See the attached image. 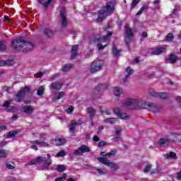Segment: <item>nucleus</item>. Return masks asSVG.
Masks as SVG:
<instances>
[{
	"instance_id": "53",
	"label": "nucleus",
	"mask_w": 181,
	"mask_h": 181,
	"mask_svg": "<svg viewBox=\"0 0 181 181\" xmlns=\"http://www.w3.org/2000/svg\"><path fill=\"white\" fill-rule=\"evenodd\" d=\"M6 111H7V112H12V111H13V107L12 106L7 107L6 109Z\"/></svg>"
},
{
	"instance_id": "5",
	"label": "nucleus",
	"mask_w": 181,
	"mask_h": 181,
	"mask_svg": "<svg viewBox=\"0 0 181 181\" xmlns=\"http://www.w3.org/2000/svg\"><path fill=\"white\" fill-rule=\"evenodd\" d=\"M98 160L103 163V165H105L107 168H110V169H114L115 170H118L119 169V165L117 163L110 162V160H107L105 157H99L98 158Z\"/></svg>"
},
{
	"instance_id": "59",
	"label": "nucleus",
	"mask_w": 181,
	"mask_h": 181,
	"mask_svg": "<svg viewBox=\"0 0 181 181\" xmlns=\"http://www.w3.org/2000/svg\"><path fill=\"white\" fill-rule=\"evenodd\" d=\"M146 9H148V6H142L139 11H140L141 12H144V11H145V10H146Z\"/></svg>"
},
{
	"instance_id": "47",
	"label": "nucleus",
	"mask_w": 181,
	"mask_h": 181,
	"mask_svg": "<svg viewBox=\"0 0 181 181\" xmlns=\"http://www.w3.org/2000/svg\"><path fill=\"white\" fill-rule=\"evenodd\" d=\"M6 168L7 169H15V164H11V163H7L6 164Z\"/></svg>"
},
{
	"instance_id": "61",
	"label": "nucleus",
	"mask_w": 181,
	"mask_h": 181,
	"mask_svg": "<svg viewBox=\"0 0 181 181\" xmlns=\"http://www.w3.org/2000/svg\"><path fill=\"white\" fill-rule=\"evenodd\" d=\"M175 138L178 142H181V134L176 135Z\"/></svg>"
},
{
	"instance_id": "21",
	"label": "nucleus",
	"mask_w": 181,
	"mask_h": 181,
	"mask_svg": "<svg viewBox=\"0 0 181 181\" xmlns=\"http://www.w3.org/2000/svg\"><path fill=\"white\" fill-rule=\"evenodd\" d=\"M64 144H66V139L59 136L55 138L54 145L57 146H61L62 145H64Z\"/></svg>"
},
{
	"instance_id": "31",
	"label": "nucleus",
	"mask_w": 181,
	"mask_h": 181,
	"mask_svg": "<svg viewBox=\"0 0 181 181\" xmlns=\"http://www.w3.org/2000/svg\"><path fill=\"white\" fill-rule=\"evenodd\" d=\"M76 127H77V122H76V121L72 120L69 126V132L71 134H74V130L76 129Z\"/></svg>"
},
{
	"instance_id": "51",
	"label": "nucleus",
	"mask_w": 181,
	"mask_h": 181,
	"mask_svg": "<svg viewBox=\"0 0 181 181\" xmlns=\"http://www.w3.org/2000/svg\"><path fill=\"white\" fill-rule=\"evenodd\" d=\"M74 110V107L73 106H69L68 109H66L67 114H71Z\"/></svg>"
},
{
	"instance_id": "15",
	"label": "nucleus",
	"mask_w": 181,
	"mask_h": 181,
	"mask_svg": "<svg viewBox=\"0 0 181 181\" xmlns=\"http://www.w3.org/2000/svg\"><path fill=\"white\" fill-rule=\"evenodd\" d=\"M115 4H114V1H110L106 4V6L102 7L105 9V11H107V12H111L112 13L115 11Z\"/></svg>"
},
{
	"instance_id": "49",
	"label": "nucleus",
	"mask_w": 181,
	"mask_h": 181,
	"mask_svg": "<svg viewBox=\"0 0 181 181\" xmlns=\"http://www.w3.org/2000/svg\"><path fill=\"white\" fill-rule=\"evenodd\" d=\"M105 145H107V143H105V141H100L98 143L99 148H103V147L105 146Z\"/></svg>"
},
{
	"instance_id": "16",
	"label": "nucleus",
	"mask_w": 181,
	"mask_h": 181,
	"mask_svg": "<svg viewBox=\"0 0 181 181\" xmlns=\"http://www.w3.org/2000/svg\"><path fill=\"white\" fill-rule=\"evenodd\" d=\"M125 33L127 37V40H126V45H129L131 37L134 36V33H132V30L128 25H126L125 27Z\"/></svg>"
},
{
	"instance_id": "60",
	"label": "nucleus",
	"mask_w": 181,
	"mask_h": 181,
	"mask_svg": "<svg viewBox=\"0 0 181 181\" xmlns=\"http://www.w3.org/2000/svg\"><path fill=\"white\" fill-rule=\"evenodd\" d=\"M70 33H71V35H74L73 37H76V35L77 32H76V30H71Z\"/></svg>"
},
{
	"instance_id": "44",
	"label": "nucleus",
	"mask_w": 181,
	"mask_h": 181,
	"mask_svg": "<svg viewBox=\"0 0 181 181\" xmlns=\"http://www.w3.org/2000/svg\"><path fill=\"white\" fill-rule=\"evenodd\" d=\"M67 177V174L64 173L62 177H59L55 179V181H64Z\"/></svg>"
},
{
	"instance_id": "3",
	"label": "nucleus",
	"mask_w": 181,
	"mask_h": 181,
	"mask_svg": "<svg viewBox=\"0 0 181 181\" xmlns=\"http://www.w3.org/2000/svg\"><path fill=\"white\" fill-rule=\"evenodd\" d=\"M47 158L48 159H46L45 157H41L38 156L35 159L32 160L30 163L29 165H36V163H40V162H42L43 166H42V170L44 169H48L49 166L52 165V159H50V154H47Z\"/></svg>"
},
{
	"instance_id": "34",
	"label": "nucleus",
	"mask_w": 181,
	"mask_h": 181,
	"mask_svg": "<svg viewBox=\"0 0 181 181\" xmlns=\"http://www.w3.org/2000/svg\"><path fill=\"white\" fill-rule=\"evenodd\" d=\"M9 155V151L5 149H0V158H6Z\"/></svg>"
},
{
	"instance_id": "52",
	"label": "nucleus",
	"mask_w": 181,
	"mask_h": 181,
	"mask_svg": "<svg viewBox=\"0 0 181 181\" xmlns=\"http://www.w3.org/2000/svg\"><path fill=\"white\" fill-rule=\"evenodd\" d=\"M151 166L150 165H146L144 168V173H148V172H149V170H151Z\"/></svg>"
},
{
	"instance_id": "33",
	"label": "nucleus",
	"mask_w": 181,
	"mask_h": 181,
	"mask_svg": "<svg viewBox=\"0 0 181 181\" xmlns=\"http://www.w3.org/2000/svg\"><path fill=\"white\" fill-rule=\"evenodd\" d=\"M105 124H115L117 122V119L114 117L107 118L104 119Z\"/></svg>"
},
{
	"instance_id": "14",
	"label": "nucleus",
	"mask_w": 181,
	"mask_h": 181,
	"mask_svg": "<svg viewBox=\"0 0 181 181\" xmlns=\"http://www.w3.org/2000/svg\"><path fill=\"white\" fill-rule=\"evenodd\" d=\"M86 152H90V148L86 145H83L75 151L74 155L78 156L81 153H86Z\"/></svg>"
},
{
	"instance_id": "27",
	"label": "nucleus",
	"mask_w": 181,
	"mask_h": 181,
	"mask_svg": "<svg viewBox=\"0 0 181 181\" xmlns=\"http://www.w3.org/2000/svg\"><path fill=\"white\" fill-rule=\"evenodd\" d=\"M37 1L39 4L44 5L45 9L47 10L49 8V6L50 5V4H52V1L53 0H47V1H46V0H37Z\"/></svg>"
},
{
	"instance_id": "55",
	"label": "nucleus",
	"mask_w": 181,
	"mask_h": 181,
	"mask_svg": "<svg viewBox=\"0 0 181 181\" xmlns=\"http://www.w3.org/2000/svg\"><path fill=\"white\" fill-rule=\"evenodd\" d=\"M141 37L143 39H146V37H148V33L147 32H143L141 34Z\"/></svg>"
},
{
	"instance_id": "17",
	"label": "nucleus",
	"mask_w": 181,
	"mask_h": 181,
	"mask_svg": "<svg viewBox=\"0 0 181 181\" xmlns=\"http://www.w3.org/2000/svg\"><path fill=\"white\" fill-rule=\"evenodd\" d=\"M49 90H62V87H63V84L60 82H54L49 86Z\"/></svg>"
},
{
	"instance_id": "35",
	"label": "nucleus",
	"mask_w": 181,
	"mask_h": 181,
	"mask_svg": "<svg viewBox=\"0 0 181 181\" xmlns=\"http://www.w3.org/2000/svg\"><path fill=\"white\" fill-rule=\"evenodd\" d=\"M164 156L167 159H176V153L175 152H170L169 153L165 154Z\"/></svg>"
},
{
	"instance_id": "56",
	"label": "nucleus",
	"mask_w": 181,
	"mask_h": 181,
	"mask_svg": "<svg viewBox=\"0 0 181 181\" xmlns=\"http://www.w3.org/2000/svg\"><path fill=\"white\" fill-rule=\"evenodd\" d=\"M121 136H116L112 139L113 142H118V140L120 139Z\"/></svg>"
},
{
	"instance_id": "38",
	"label": "nucleus",
	"mask_w": 181,
	"mask_h": 181,
	"mask_svg": "<svg viewBox=\"0 0 181 181\" xmlns=\"http://www.w3.org/2000/svg\"><path fill=\"white\" fill-rule=\"evenodd\" d=\"M37 95L42 96L45 94V86H41L37 90Z\"/></svg>"
},
{
	"instance_id": "13",
	"label": "nucleus",
	"mask_w": 181,
	"mask_h": 181,
	"mask_svg": "<svg viewBox=\"0 0 181 181\" xmlns=\"http://www.w3.org/2000/svg\"><path fill=\"white\" fill-rule=\"evenodd\" d=\"M107 16L108 13L107 12V10L102 7V9L99 11L98 17L96 19V22H103V19H105Z\"/></svg>"
},
{
	"instance_id": "26",
	"label": "nucleus",
	"mask_w": 181,
	"mask_h": 181,
	"mask_svg": "<svg viewBox=\"0 0 181 181\" xmlns=\"http://www.w3.org/2000/svg\"><path fill=\"white\" fill-rule=\"evenodd\" d=\"M177 59L178 57H177V55H175V54L173 52L170 54L168 60L171 64H175V63L177 62Z\"/></svg>"
},
{
	"instance_id": "36",
	"label": "nucleus",
	"mask_w": 181,
	"mask_h": 181,
	"mask_svg": "<svg viewBox=\"0 0 181 181\" xmlns=\"http://www.w3.org/2000/svg\"><path fill=\"white\" fill-rule=\"evenodd\" d=\"M71 69H73V64H66L62 66V71H69Z\"/></svg>"
},
{
	"instance_id": "2",
	"label": "nucleus",
	"mask_w": 181,
	"mask_h": 181,
	"mask_svg": "<svg viewBox=\"0 0 181 181\" xmlns=\"http://www.w3.org/2000/svg\"><path fill=\"white\" fill-rule=\"evenodd\" d=\"M33 135H35V138H39L40 140H35L30 141V148L34 151H37V146H49V144L45 142V139H46V134H41L39 135L38 134H33Z\"/></svg>"
},
{
	"instance_id": "50",
	"label": "nucleus",
	"mask_w": 181,
	"mask_h": 181,
	"mask_svg": "<svg viewBox=\"0 0 181 181\" xmlns=\"http://www.w3.org/2000/svg\"><path fill=\"white\" fill-rule=\"evenodd\" d=\"M9 105H11V101L6 100L4 102L2 107L7 108L8 107H9Z\"/></svg>"
},
{
	"instance_id": "42",
	"label": "nucleus",
	"mask_w": 181,
	"mask_h": 181,
	"mask_svg": "<svg viewBox=\"0 0 181 181\" xmlns=\"http://www.w3.org/2000/svg\"><path fill=\"white\" fill-rule=\"evenodd\" d=\"M16 135H18V132L11 131L7 134V138H13Z\"/></svg>"
},
{
	"instance_id": "24",
	"label": "nucleus",
	"mask_w": 181,
	"mask_h": 181,
	"mask_svg": "<svg viewBox=\"0 0 181 181\" xmlns=\"http://www.w3.org/2000/svg\"><path fill=\"white\" fill-rule=\"evenodd\" d=\"M166 52L165 47H158L156 50L153 51L151 53L153 56H159V54H162V53H165Z\"/></svg>"
},
{
	"instance_id": "10",
	"label": "nucleus",
	"mask_w": 181,
	"mask_h": 181,
	"mask_svg": "<svg viewBox=\"0 0 181 181\" xmlns=\"http://www.w3.org/2000/svg\"><path fill=\"white\" fill-rule=\"evenodd\" d=\"M11 46H18L22 43L25 46H33V44L28 40H23L21 38H16L11 41Z\"/></svg>"
},
{
	"instance_id": "19",
	"label": "nucleus",
	"mask_w": 181,
	"mask_h": 181,
	"mask_svg": "<svg viewBox=\"0 0 181 181\" xmlns=\"http://www.w3.org/2000/svg\"><path fill=\"white\" fill-rule=\"evenodd\" d=\"M86 112L88 114L90 121H93V119H94V117H95V112H97V110L93 107H88L86 109Z\"/></svg>"
},
{
	"instance_id": "20",
	"label": "nucleus",
	"mask_w": 181,
	"mask_h": 181,
	"mask_svg": "<svg viewBox=\"0 0 181 181\" xmlns=\"http://www.w3.org/2000/svg\"><path fill=\"white\" fill-rule=\"evenodd\" d=\"M171 139L169 138H162L160 139L158 141V144L160 146H163V148L168 146L169 145V142H170Z\"/></svg>"
},
{
	"instance_id": "57",
	"label": "nucleus",
	"mask_w": 181,
	"mask_h": 181,
	"mask_svg": "<svg viewBox=\"0 0 181 181\" xmlns=\"http://www.w3.org/2000/svg\"><path fill=\"white\" fill-rule=\"evenodd\" d=\"M102 114L105 112L107 115H110L111 114V112L110 111V110L107 109L105 111H103V110H100Z\"/></svg>"
},
{
	"instance_id": "29",
	"label": "nucleus",
	"mask_w": 181,
	"mask_h": 181,
	"mask_svg": "<svg viewBox=\"0 0 181 181\" xmlns=\"http://www.w3.org/2000/svg\"><path fill=\"white\" fill-rule=\"evenodd\" d=\"M22 111L25 114L30 115L33 112V108L31 106H23L22 107Z\"/></svg>"
},
{
	"instance_id": "18",
	"label": "nucleus",
	"mask_w": 181,
	"mask_h": 181,
	"mask_svg": "<svg viewBox=\"0 0 181 181\" xmlns=\"http://www.w3.org/2000/svg\"><path fill=\"white\" fill-rule=\"evenodd\" d=\"M15 64V60L13 59H8L6 60H1L0 66H13Z\"/></svg>"
},
{
	"instance_id": "64",
	"label": "nucleus",
	"mask_w": 181,
	"mask_h": 181,
	"mask_svg": "<svg viewBox=\"0 0 181 181\" xmlns=\"http://www.w3.org/2000/svg\"><path fill=\"white\" fill-rule=\"evenodd\" d=\"M177 179H178V180H181V171L177 173Z\"/></svg>"
},
{
	"instance_id": "12",
	"label": "nucleus",
	"mask_w": 181,
	"mask_h": 181,
	"mask_svg": "<svg viewBox=\"0 0 181 181\" xmlns=\"http://www.w3.org/2000/svg\"><path fill=\"white\" fill-rule=\"evenodd\" d=\"M113 112L115 115H117V117L121 118V119H129V115L125 112H121V110H119L118 107H115L113 110Z\"/></svg>"
},
{
	"instance_id": "7",
	"label": "nucleus",
	"mask_w": 181,
	"mask_h": 181,
	"mask_svg": "<svg viewBox=\"0 0 181 181\" xmlns=\"http://www.w3.org/2000/svg\"><path fill=\"white\" fill-rule=\"evenodd\" d=\"M103 66H104V62L103 61H94L90 64V72L96 73V71H100L101 70Z\"/></svg>"
},
{
	"instance_id": "4",
	"label": "nucleus",
	"mask_w": 181,
	"mask_h": 181,
	"mask_svg": "<svg viewBox=\"0 0 181 181\" xmlns=\"http://www.w3.org/2000/svg\"><path fill=\"white\" fill-rule=\"evenodd\" d=\"M112 32L108 31L105 35H98L95 37L93 39L90 40V43H97V46H103L102 42H107V40H110V37L112 36Z\"/></svg>"
},
{
	"instance_id": "30",
	"label": "nucleus",
	"mask_w": 181,
	"mask_h": 181,
	"mask_svg": "<svg viewBox=\"0 0 181 181\" xmlns=\"http://www.w3.org/2000/svg\"><path fill=\"white\" fill-rule=\"evenodd\" d=\"M115 153H117V150L114 149L106 154H104V152H101L100 155H103V158H106L107 159V158H110V156H115Z\"/></svg>"
},
{
	"instance_id": "48",
	"label": "nucleus",
	"mask_w": 181,
	"mask_h": 181,
	"mask_svg": "<svg viewBox=\"0 0 181 181\" xmlns=\"http://www.w3.org/2000/svg\"><path fill=\"white\" fill-rule=\"evenodd\" d=\"M44 75L45 72H37L35 75V77L38 78H42V77H43Z\"/></svg>"
},
{
	"instance_id": "11",
	"label": "nucleus",
	"mask_w": 181,
	"mask_h": 181,
	"mask_svg": "<svg viewBox=\"0 0 181 181\" xmlns=\"http://www.w3.org/2000/svg\"><path fill=\"white\" fill-rule=\"evenodd\" d=\"M13 50H16L17 52L20 53H29V52H32L33 50V46H14Z\"/></svg>"
},
{
	"instance_id": "1",
	"label": "nucleus",
	"mask_w": 181,
	"mask_h": 181,
	"mask_svg": "<svg viewBox=\"0 0 181 181\" xmlns=\"http://www.w3.org/2000/svg\"><path fill=\"white\" fill-rule=\"evenodd\" d=\"M123 105L126 107H134V108H144L145 110H149L151 112H160L162 110V106L155 105L151 102H144L137 99H129L126 100Z\"/></svg>"
},
{
	"instance_id": "54",
	"label": "nucleus",
	"mask_w": 181,
	"mask_h": 181,
	"mask_svg": "<svg viewBox=\"0 0 181 181\" xmlns=\"http://www.w3.org/2000/svg\"><path fill=\"white\" fill-rule=\"evenodd\" d=\"M96 170L99 173V175H105V171L100 168H97Z\"/></svg>"
},
{
	"instance_id": "63",
	"label": "nucleus",
	"mask_w": 181,
	"mask_h": 181,
	"mask_svg": "<svg viewBox=\"0 0 181 181\" xmlns=\"http://www.w3.org/2000/svg\"><path fill=\"white\" fill-rule=\"evenodd\" d=\"M11 119L12 121H16V119H18V115H14L11 117Z\"/></svg>"
},
{
	"instance_id": "45",
	"label": "nucleus",
	"mask_w": 181,
	"mask_h": 181,
	"mask_svg": "<svg viewBox=\"0 0 181 181\" xmlns=\"http://www.w3.org/2000/svg\"><path fill=\"white\" fill-rule=\"evenodd\" d=\"M8 52V48L6 46H0V53H6Z\"/></svg>"
},
{
	"instance_id": "9",
	"label": "nucleus",
	"mask_w": 181,
	"mask_h": 181,
	"mask_svg": "<svg viewBox=\"0 0 181 181\" xmlns=\"http://www.w3.org/2000/svg\"><path fill=\"white\" fill-rule=\"evenodd\" d=\"M148 94L156 98H168V93L165 92H156L154 89H149Z\"/></svg>"
},
{
	"instance_id": "22",
	"label": "nucleus",
	"mask_w": 181,
	"mask_h": 181,
	"mask_svg": "<svg viewBox=\"0 0 181 181\" xmlns=\"http://www.w3.org/2000/svg\"><path fill=\"white\" fill-rule=\"evenodd\" d=\"M126 72L127 73V74H126L124 78H123V81L124 83L128 81L131 75L134 74V70H132V68L131 66H129L126 69Z\"/></svg>"
},
{
	"instance_id": "43",
	"label": "nucleus",
	"mask_w": 181,
	"mask_h": 181,
	"mask_svg": "<svg viewBox=\"0 0 181 181\" xmlns=\"http://www.w3.org/2000/svg\"><path fill=\"white\" fill-rule=\"evenodd\" d=\"M56 156L57 158H63L66 156V152L64 151V150H61L57 153Z\"/></svg>"
},
{
	"instance_id": "39",
	"label": "nucleus",
	"mask_w": 181,
	"mask_h": 181,
	"mask_svg": "<svg viewBox=\"0 0 181 181\" xmlns=\"http://www.w3.org/2000/svg\"><path fill=\"white\" fill-rule=\"evenodd\" d=\"M104 88V84L100 83L98 86H97L95 88V93L97 94V93H100V91H103V89Z\"/></svg>"
},
{
	"instance_id": "58",
	"label": "nucleus",
	"mask_w": 181,
	"mask_h": 181,
	"mask_svg": "<svg viewBox=\"0 0 181 181\" xmlns=\"http://www.w3.org/2000/svg\"><path fill=\"white\" fill-rule=\"evenodd\" d=\"M5 129H6V126L0 124V131H5Z\"/></svg>"
},
{
	"instance_id": "46",
	"label": "nucleus",
	"mask_w": 181,
	"mask_h": 181,
	"mask_svg": "<svg viewBox=\"0 0 181 181\" xmlns=\"http://www.w3.org/2000/svg\"><path fill=\"white\" fill-rule=\"evenodd\" d=\"M57 171L58 172H64V165H57Z\"/></svg>"
},
{
	"instance_id": "8",
	"label": "nucleus",
	"mask_w": 181,
	"mask_h": 181,
	"mask_svg": "<svg viewBox=\"0 0 181 181\" xmlns=\"http://www.w3.org/2000/svg\"><path fill=\"white\" fill-rule=\"evenodd\" d=\"M61 16V25L62 28H67L69 26V21H67V12H66L65 8H62L60 10Z\"/></svg>"
},
{
	"instance_id": "32",
	"label": "nucleus",
	"mask_w": 181,
	"mask_h": 181,
	"mask_svg": "<svg viewBox=\"0 0 181 181\" xmlns=\"http://www.w3.org/2000/svg\"><path fill=\"white\" fill-rule=\"evenodd\" d=\"M113 93L116 97H119V95L122 94V89L119 88V87H116L115 88Z\"/></svg>"
},
{
	"instance_id": "41",
	"label": "nucleus",
	"mask_w": 181,
	"mask_h": 181,
	"mask_svg": "<svg viewBox=\"0 0 181 181\" xmlns=\"http://www.w3.org/2000/svg\"><path fill=\"white\" fill-rule=\"evenodd\" d=\"M63 97H64V92L61 91L55 95L54 100H60L61 98H63Z\"/></svg>"
},
{
	"instance_id": "6",
	"label": "nucleus",
	"mask_w": 181,
	"mask_h": 181,
	"mask_svg": "<svg viewBox=\"0 0 181 181\" xmlns=\"http://www.w3.org/2000/svg\"><path fill=\"white\" fill-rule=\"evenodd\" d=\"M29 93V87L25 86L24 88H22L19 90V92L17 94H16L15 101H16V103H21V101L23 100L25 95H26V93Z\"/></svg>"
},
{
	"instance_id": "23",
	"label": "nucleus",
	"mask_w": 181,
	"mask_h": 181,
	"mask_svg": "<svg viewBox=\"0 0 181 181\" xmlns=\"http://www.w3.org/2000/svg\"><path fill=\"white\" fill-rule=\"evenodd\" d=\"M78 47L77 46H73L71 48V60H74L78 56Z\"/></svg>"
},
{
	"instance_id": "40",
	"label": "nucleus",
	"mask_w": 181,
	"mask_h": 181,
	"mask_svg": "<svg viewBox=\"0 0 181 181\" xmlns=\"http://www.w3.org/2000/svg\"><path fill=\"white\" fill-rule=\"evenodd\" d=\"M139 2H141V0H132L130 8L131 11H132V9H134V8H135V6H136Z\"/></svg>"
},
{
	"instance_id": "37",
	"label": "nucleus",
	"mask_w": 181,
	"mask_h": 181,
	"mask_svg": "<svg viewBox=\"0 0 181 181\" xmlns=\"http://www.w3.org/2000/svg\"><path fill=\"white\" fill-rule=\"evenodd\" d=\"M173 39H175V37L172 33H168L165 38L166 42H173Z\"/></svg>"
},
{
	"instance_id": "25",
	"label": "nucleus",
	"mask_w": 181,
	"mask_h": 181,
	"mask_svg": "<svg viewBox=\"0 0 181 181\" xmlns=\"http://www.w3.org/2000/svg\"><path fill=\"white\" fill-rule=\"evenodd\" d=\"M122 52V49H118L116 46L112 47V54L115 57H119L121 56V52Z\"/></svg>"
},
{
	"instance_id": "62",
	"label": "nucleus",
	"mask_w": 181,
	"mask_h": 181,
	"mask_svg": "<svg viewBox=\"0 0 181 181\" xmlns=\"http://www.w3.org/2000/svg\"><path fill=\"white\" fill-rule=\"evenodd\" d=\"M120 132H122V129H116V132H115V134L116 135H119Z\"/></svg>"
},
{
	"instance_id": "28",
	"label": "nucleus",
	"mask_w": 181,
	"mask_h": 181,
	"mask_svg": "<svg viewBox=\"0 0 181 181\" xmlns=\"http://www.w3.org/2000/svg\"><path fill=\"white\" fill-rule=\"evenodd\" d=\"M44 33L45 36H47V37H49V39L53 37V36H54V33L53 32V30L49 28H45L44 30Z\"/></svg>"
}]
</instances>
